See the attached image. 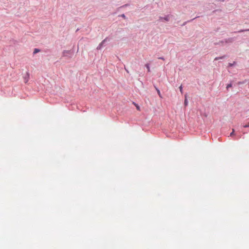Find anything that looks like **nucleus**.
Listing matches in <instances>:
<instances>
[{
  "label": "nucleus",
  "instance_id": "obj_3",
  "mask_svg": "<svg viewBox=\"0 0 249 249\" xmlns=\"http://www.w3.org/2000/svg\"><path fill=\"white\" fill-rule=\"evenodd\" d=\"M39 52H40V50L39 49L36 48L34 50L33 53L34 54H36V53H39Z\"/></svg>",
  "mask_w": 249,
  "mask_h": 249
},
{
  "label": "nucleus",
  "instance_id": "obj_2",
  "mask_svg": "<svg viewBox=\"0 0 249 249\" xmlns=\"http://www.w3.org/2000/svg\"><path fill=\"white\" fill-rule=\"evenodd\" d=\"M106 39H105L104 40H103L99 45V46L97 47V49L99 50L101 49L102 46L104 44L105 42L106 41Z\"/></svg>",
  "mask_w": 249,
  "mask_h": 249
},
{
  "label": "nucleus",
  "instance_id": "obj_20",
  "mask_svg": "<svg viewBox=\"0 0 249 249\" xmlns=\"http://www.w3.org/2000/svg\"><path fill=\"white\" fill-rule=\"evenodd\" d=\"M246 31H249V29H248V30H247Z\"/></svg>",
  "mask_w": 249,
  "mask_h": 249
},
{
  "label": "nucleus",
  "instance_id": "obj_8",
  "mask_svg": "<svg viewBox=\"0 0 249 249\" xmlns=\"http://www.w3.org/2000/svg\"><path fill=\"white\" fill-rule=\"evenodd\" d=\"M233 135H234V129H232V132L230 134V136H232Z\"/></svg>",
  "mask_w": 249,
  "mask_h": 249
},
{
  "label": "nucleus",
  "instance_id": "obj_15",
  "mask_svg": "<svg viewBox=\"0 0 249 249\" xmlns=\"http://www.w3.org/2000/svg\"><path fill=\"white\" fill-rule=\"evenodd\" d=\"M121 17H123V18H125V15L124 14H122L121 15Z\"/></svg>",
  "mask_w": 249,
  "mask_h": 249
},
{
  "label": "nucleus",
  "instance_id": "obj_13",
  "mask_svg": "<svg viewBox=\"0 0 249 249\" xmlns=\"http://www.w3.org/2000/svg\"><path fill=\"white\" fill-rule=\"evenodd\" d=\"M187 100L186 99V98H185V101H184V104H185V106H187Z\"/></svg>",
  "mask_w": 249,
  "mask_h": 249
},
{
  "label": "nucleus",
  "instance_id": "obj_18",
  "mask_svg": "<svg viewBox=\"0 0 249 249\" xmlns=\"http://www.w3.org/2000/svg\"><path fill=\"white\" fill-rule=\"evenodd\" d=\"M159 59H162V60H164V58L163 57H160Z\"/></svg>",
  "mask_w": 249,
  "mask_h": 249
},
{
  "label": "nucleus",
  "instance_id": "obj_14",
  "mask_svg": "<svg viewBox=\"0 0 249 249\" xmlns=\"http://www.w3.org/2000/svg\"><path fill=\"white\" fill-rule=\"evenodd\" d=\"M164 20L168 21L169 20V17L167 16V17L164 18Z\"/></svg>",
  "mask_w": 249,
  "mask_h": 249
},
{
  "label": "nucleus",
  "instance_id": "obj_7",
  "mask_svg": "<svg viewBox=\"0 0 249 249\" xmlns=\"http://www.w3.org/2000/svg\"><path fill=\"white\" fill-rule=\"evenodd\" d=\"M232 87V84L231 83L230 84H229L227 86V87H226V89L227 90H228V89L230 88H231Z\"/></svg>",
  "mask_w": 249,
  "mask_h": 249
},
{
  "label": "nucleus",
  "instance_id": "obj_11",
  "mask_svg": "<svg viewBox=\"0 0 249 249\" xmlns=\"http://www.w3.org/2000/svg\"><path fill=\"white\" fill-rule=\"evenodd\" d=\"M179 90H180V91L181 92V93H182V85H181L180 87H179Z\"/></svg>",
  "mask_w": 249,
  "mask_h": 249
},
{
  "label": "nucleus",
  "instance_id": "obj_4",
  "mask_svg": "<svg viewBox=\"0 0 249 249\" xmlns=\"http://www.w3.org/2000/svg\"><path fill=\"white\" fill-rule=\"evenodd\" d=\"M145 66L147 68L148 72H150V69L149 64H146L145 65Z\"/></svg>",
  "mask_w": 249,
  "mask_h": 249
},
{
  "label": "nucleus",
  "instance_id": "obj_16",
  "mask_svg": "<svg viewBox=\"0 0 249 249\" xmlns=\"http://www.w3.org/2000/svg\"><path fill=\"white\" fill-rule=\"evenodd\" d=\"M124 69L127 73H129V71L125 68H124Z\"/></svg>",
  "mask_w": 249,
  "mask_h": 249
},
{
  "label": "nucleus",
  "instance_id": "obj_17",
  "mask_svg": "<svg viewBox=\"0 0 249 249\" xmlns=\"http://www.w3.org/2000/svg\"><path fill=\"white\" fill-rule=\"evenodd\" d=\"M243 84V83H242V82H239L238 83V85H240V84Z\"/></svg>",
  "mask_w": 249,
  "mask_h": 249
},
{
  "label": "nucleus",
  "instance_id": "obj_9",
  "mask_svg": "<svg viewBox=\"0 0 249 249\" xmlns=\"http://www.w3.org/2000/svg\"><path fill=\"white\" fill-rule=\"evenodd\" d=\"M243 127L244 128L249 127V122L247 124L243 125Z\"/></svg>",
  "mask_w": 249,
  "mask_h": 249
},
{
  "label": "nucleus",
  "instance_id": "obj_1",
  "mask_svg": "<svg viewBox=\"0 0 249 249\" xmlns=\"http://www.w3.org/2000/svg\"><path fill=\"white\" fill-rule=\"evenodd\" d=\"M29 72H27L26 75L24 77V82L27 83L29 80Z\"/></svg>",
  "mask_w": 249,
  "mask_h": 249
},
{
  "label": "nucleus",
  "instance_id": "obj_12",
  "mask_svg": "<svg viewBox=\"0 0 249 249\" xmlns=\"http://www.w3.org/2000/svg\"><path fill=\"white\" fill-rule=\"evenodd\" d=\"M232 41V38H229V39H228V40H227V41H226V42H231Z\"/></svg>",
  "mask_w": 249,
  "mask_h": 249
},
{
  "label": "nucleus",
  "instance_id": "obj_6",
  "mask_svg": "<svg viewBox=\"0 0 249 249\" xmlns=\"http://www.w3.org/2000/svg\"><path fill=\"white\" fill-rule=\"evenodd\" d=\"M156 90H157V92H158V94H159V96H160V98H161L162 97H161V93H160V90H159V89H158L157 88H156Z\"/></svg>",
  "mask_w": 249,
  "mask_h": 249
},
{
  "label": "nucleus",
  "instance_id": "obj_10",
  "mask_svg": "<svg viewBox=\"0 0 249 249\" xmlns=\"http://www.w3.org/2000/svg\"><path fill=\"white\" fill-rule=\"evenodd\" d=\"M224 57V56H221V57H215L214 60H217L219 59H223V58Z\"/></svg>",
  "mask_w": 249,
  "mask_h": 249
},
{
  "label": "nucleus",
  "instance_id": "obj_5",
  "mask_svg": "<svg viewBox=\"0 0 249 249\" xmlns=\"http://www.w3.org/2000/svg\"><path fill=\"white\" fill-rule=\"evenodd\" d=\"M133 104H134V105L135 106V107H136L137 109L138 110L140 111V107L139 106L138 104H136V103H133Z\"/></svg>",
  "mask_w": 249,
  "mask_h": 249
},
{
  "label": "nucleus",
  "instance_id": "obj_19",
  "mask_svg": "<svg viewBox=\"0 0 249 249\" xmlns=\"http://www.w3.org/2000/svg\"><path fill=\"white\" fill-rule=\"evenodd\" d=\"M243 31H244V30H241V31H239V32H243Z\"/></svg>",
  "mask_w": 249,
  "mask_h": 249
}]
</instances>
